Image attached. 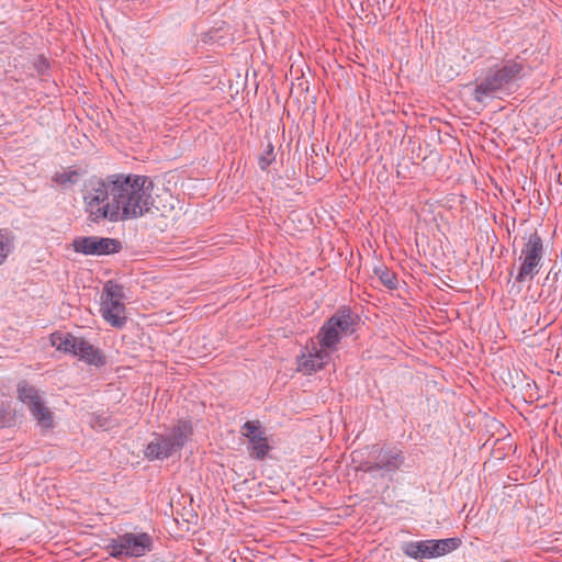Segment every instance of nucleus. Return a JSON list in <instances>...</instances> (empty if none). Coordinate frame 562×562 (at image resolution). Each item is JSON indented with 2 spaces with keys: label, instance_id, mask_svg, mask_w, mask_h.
<instances>
[{
  "label": "nucleus",
  "instance_id": "obj_10",
  "mask_svg": "<svg viewBox=\"0 0 562 562\" xmlns=\"http://www.w3.org/2000/svg\"><path fill=\"white\" fill-rule=\"evenodd\" d=\"M521 70V65L509 61L501 69L495 70L476 85L474 99L483 102L486 98L494 97L505 85L513 80Z\"/></svg>",
  "mask_w": 562,
  "mask_h": 562
},
{
  "label": "nucleus",
  "instance_id": "obj_8",
  "mask_svg": "<svg viewBox=\"0 0 562 562\" xmlns=\"http://www.w3.org/2000/svg\"><path fill=\"white\" fill-rule=\"evenodd\" d=\"M543 256V243L537 233L528 236L519 255V269L516 276L517 282L530 281L538 274Z\"/></svg>",
  "mask_w": 562,
  "mask_h": 562
},
{
  "label": "nucleus",
  "instance_id": "obj_20",
  "mask_svg": "<svg viewBox=\"0 0 562 562\" xmlns=\"http://www.w3.org/2000/svg\"><path fill=\"white\" fill-rule=\"evenodd\" d=\"M34 67L36 68L37 72L40 75H42L48 68V63H47L46 58H44L43 56H38L34 63Z\"/></svg>",
  "mask_w": 562,
  "mask_h": 562
},
{
  "label": "nucleus",
  "instance_id": "obj_12",
  "mask_svg": "<svg viewBox=\"0 0 562 562\" xmlns=\"http://www.w3.org/2000/svg\"><path fill=\"white\" fill-rule=\"evenodd\" d=\"M72 246L77 252L98 256L114 254L121 248L119 240L97 236L78 237L74 240Z\"/></svg>",
  "mask_w": 562,
  "mask_h": 562
},
{
  "label": "nucleus",
  "instance_id": "obj_5",
  "mask_svg": "<svg viewBox=\"0 0 562 562\" xmlns=\"http://www.w3.org/2000/svg\"><path fill=\"white\" fill-rule=\"evenodd\" d=\"M355 319L351 314L342 311L333 315L321 328L316 336L317 345L327 349L331 355L337 350V345L345 336L355 331Z\"/></svg>",
  "mask_w": 562,
  "mask_h": 562
},
{
  "label": "nucleus",
  "instance_id": "obj_3",
  "mask_svg": "<svg viewBox=\"0 0 562 562\" xmlns=\"http://www.w3.org/2000/svg\"><path fill=\"white\" fill-rule=\"evenodd\" d=\"M192 435V426L188 420H180L168 435L156 436L146 447L145 457L150 460H162L180 450Z\"/></svg>",
  "mask_w": 562,
  "mask_h": 562
},
{
  "label": "nucleus",
  "instance_id": "obj_14",
  "mask_svg": "<svg viewBox=\"0 0 562 562\" xmlns=\"http://www.w3.org/2000/svg\"><path fill=\"white\" fill-rule=\"evenodd\" d=\"M243 435L249 440L250 454L257 459H263L269 450V445L259 426L255 422H247L243 426Z\"/></svg>",
  "mask_w": 562,
  "mask_h": 562
},
{
  "label": "nucleus",
  "instance_id": "obj_13",
  "mask_svg": "<svg viewBox=\"0 0 562 562\" xmlns=\"http://www.w3.org/2000/svg\"><path fill=\"white\" fill-rule=\"evenodd\" d=\"M330 356L327 349L312 342L308 352L297 358V369L304 374H311L324 368L330 361Z\"/></svg>",
  "mask_w": 562,
  "mask_h": 562
},
{
  "label": "nucleus",
  "instance_id": "obj_15",
  "mask_svg": "<svg viewBox=\"0 0 562 562\" xmlns=\"http://www.w3.org/2000/svg\"><path fill=\"white\" fill-rule=\"evenodd\" d=\"M404 458L400 450H380L374 463L367 462L366 471L374 472L383 470L385 472H394L402 465Z\"/></svg>",
  "mask_w": 562,
  "mask_h": 562
},
{
  "label": "nucleus",
  "instance_id": "obj_6",
  "mask_svg": "<svg viewBox=\"0 0 562 562\" xmlns=\"http://www.w3.org/2000/svg\"><path fill=\"white\" fill-rule=\"evenodd\" d=\"M123 300V288L120 284L112 281L104 284L101 294L100 313L104 321L115 328L124 327L127 321Z\"/></svg>",
  "mask_w": 562,
  "mask_h": 562
},
{
  "label": "nucleus",
  "instance_id": "obj_18",
  "mask_svg": "<svg viewBox=\"0 0 562 562\" xmlns=\"http://www.w3.org/2000/svg\"><path fill=\"white\" fill-rule=\"evenodd\" d=\"M374 274L379 278L383 285L390 290H394L397 286V278L395 273L389 270L386 267L379 266L374 268Z\"/></svg>",
  "mask_w": 562,
  "mask_h": 562
},
{
  "label": "nucleus",
  "instance_id": "obj_4",
  "mask_svg": "<svg viewBox=\"0 0 562 562\" xmlns=\"http://www.w3.org/2000/svg\"><path fill=\"white\" fill-rule=\"evenodd\" d=\"M49 340L58 351L77 356L88 364H103L100 351L82 337L74 336L70 333L56 331L50 335Z\"/></svg>",
  "mask_w": 562,
  "mask_h": 562
},
{
  "label": "nucleus",
  "instance_id": "obj_1",
  "mask_svg": "<svg viewBox=\"0 0 562 562\" xmlns=\"http://www.w3.org/2000/svg\"><path fill=\"white\" fill-rule=\"evenodd\" d=\"M154 183L143 176L119 175V184L114 186V201L119 204V220L136 218L159 206L153 196Z\"/></svg>",
  "mask_w": 562,
  "mask_h": 562
},
{
  "label": "nucleus",
  "instance_id": "obj_19",
  "mask_svg": "<svg viewBox=\"0 0 562 562\" xmlns=\"http://www.w3.org/2000/svg\"><path fill=\"white\" fill-rule=\"evenodd\" d=\"M274 159V156H273V148L271 145H269V149L268 151L266 153V155H262L260 158H259V166L262 170H265L266 168H268V166L272 162V160Z\"/></svg>",
  "mask_w": 562,
  "mask_h": 562
},
{
  "label": "nucleus",
  "instance_id": "obj_9",
  "mask_svg": "<svg viewBox=\"0 0 562 562\" xmlns=\"http://www.w3.org/2000/svg\"><path fill=\"white\" fill-rule=\"evenodd\" d=\"M459 546L458 538L420 540L405 543L403 552L415 560L435 559L456 550Z\"/></svg>",
  "mask_w": 562,
  "mask_h": 562
},
{
  "label": "nucleus",
  "instance_id": "obj_7",
  "mask_svg": "<svg viewBox=\"0 0 562 562\" xmlns=\"http://www.w3.org/2000/svg\"><path fill=\"white\" fill-rule=\"evenodd\" d=\"M154 540L146 532H126L112 539L108 550L113 558H139L153 550Z\"/></svg>",
  "mask_w": 562,
  "mask_h": 562
},
{
  "label": "nucleus",
  "instance_id": "obj_16",
  "mask_svg": "<svg viewBox=\"0 0 562 562\" xmlns=\"http://www.w3.org/2000/svg\"><path fill=\"white\" fill-rule=\"evenodd\" d=\"M81 178L79 170L74 168H66L54 175L53 181L60 187H69L76 184Z\"/></svg>",
  "mask_w": 562,
  "mask_h": 562
},
{
  "label": "nucleus",
  "instance_id": "obj_11",
  "mask_svg": "<svg viewBox=\"0 0 562 562\" xmlns=\"http://www.w3.org/2000/svg\"><path fill=\"white\" fill-rule=\"evenodd\" d=\"M18 398L29 407L38 426L45 429L53 427V413L46 406L37 389L26 382H21L18 385Z\"/></svg>",
  "mask_w": 562,
  "mask_h": 562
},
{
  "label": "nucleus",
  "instance_id": "obj_2",
  "mask_svg": "<svg viewBox=\"0 0 562 562\" xmlns=\"http://www.w3.org/2000/svg\"><path fill=\"white\" fill-rule=\"evenodd\" d=\"M116 184H119V175L110 176L106 179L93 178L85 184V207L93 220L119 221V204L114 201L113 194Z\"/></svg>",
  "mask_w": 562,
  "mask_h": 562
},
{
  "label": "nucleus",
  "instance_id": "obj_17",
  "mask_svg": "<svg viewBox=\"0 0 562 562\" xmlns=\"http://www.w3.org/2000/svg\"><path fill=\"white\" fill-rule=\"evenodd\" d=\"M14 249V237L11 232L0 229V266H2Z\"/></svg>",
  "mask_w": 562,
  "mask_h": 562
}]
</instances>
